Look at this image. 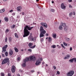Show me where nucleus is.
<instances>
[{"label":"nucleus","instance_id":"obj_1","mask_svg":"<svg viewBox=\"0 0 76 76\" xmlns=\"http://www.w3.org/2000/svg\"><path fill=\"white\" fill-rule=\"evenodd\" d=\"M33 28H34V27H30V26H26L24 29L23 37H28L30 34V32L28 31H28H31Z\"/></svg>","mask_w":76,"mask_h":76},{"label":"nucleus","instance_id":"obj_2","mask_svg":"<svg viewBox=\"0 0 76 76\" xmlns=\"http://www.w3.org/2000/svg\"><path fill=\"white\" fill-rule=\"evenodd\" d=\"M40 31L41 32L40 34V38L44 37V35L46 33V31L44 30V28H43V27L42 26H40Z\"/></svg>","mask_w":76,"mask_h":76},{"label":"nucleus","instance_id":"obj_3","mask_svg":"<svg viewBox=\"0 0 76 76\" xmlns=\"http://www.w3.org/2000/svg\"><path fill=\"white\" fill-rule=\"evenodd\" d=\"M8 62H9V59L8 58H7L4 59L2 62V64H4L5 63H7Z\"/></svg>","mask_w":76,"mask_h":76},{"label":"nucleus","instance_id":"obj_4","mask_svg":"<svg viewBox=\"0 0 76 76\" xmlns=\"http://www.w3.org/2000/svg\"><path fill=\"white\" fill-rule=\"evenodd\" d=\"M74 74V71H71L68 73H67V76H72Z\"/></svg>","mask_w":76,"mask_h":76},{"label":"nucleus","instance_id":"obj_5","mask_svg":"<svg viewBox=\"0 0 76 76\" xmlns=\"http://www.w3.org/2000/svg\"><path fill=\"white\" fill-rule=\"evenodd\" d=\"M32 45H33V44L32 43H29L28 44V47H29L30 48H32V49L36 47V45H35L32 46Z\"/></svg>","mask_w":76,"mask_h":76},{"label":"nucleus","instance_id":"obj_6","mask_svg":"<svg viewBox=\"0 0 76 76\" xmlns=\"http://www.w3.org/2000/svg\"><path fill=\"white\" fill-rule=\"evenodd\" d=\"M7 45H6L4 46L2 48V53H4V52L6 51V48H7Z\"/></svg>","mask_w":76,"mask_h":76},{"label":"nucleus","instance_id":"obj_7","mask_svg":"<svg viewBox=\"0 0 76 76\" xmlns=\"http://www.w3.org/2000/svg\"><path fill=\"white\" fill-rule=\"evenodd\" d=\"M29 58L31 61H35L36 60V58L34 56H31L29 57Z\"/></svg>","mask_w":76,"mask_h":76},{"label":"nucleus","instance_id":"obj_8","mask_svg":"<svg viewBox=\"0 0 76 76\" xmlns=\"http://www.w3.org/2000/svg\"><path fill=\"white\" fill-rule=\"evenodd\" d=\"M40 24L42 26H44L45 27V28H47V24L46 23H40Z\"/></svg>","mask_w":76,"mask_h":76},{"label":"nucleus","instance_id":"obj_9","mask_svg":"<svg viewBox=\"0 0 76 76\" xmlns=\"http://www.w3.org/2000/svg\"><path fill=\"white\" fill-rule=\"evenodd\" d=\"M16 70V67L14 66H13L12 67L11 71L12 73H15Z\"/></svg>","mask_w":76,"mask_h":76},{"label":"nucleus","instance_id":"obj_10","mask_svg":"<svg viewBox=\"0 0 76 76\" xmlns=\"http://www.w3.org/2000/svg\"><path fill=\"white\" fill-rule=\"evenodd\" d=\"M22 9V7H21V6H19L18 7H17V10L18 11V12H21Z\"/></svg>","mask_w":76,"mask_h":76},{"label":"nucleus","instance_id":"obj_11","mask_svg":"<svg viewBox=\"0 0 76 76\" xmlns=\"http://www.w3.org/2000/svg\"><path fill=\"white\" fill-rule=\"evenodd\" d=\"M41 63V62L40 61V60H37L35 64L36 66H38V65H39V64H40Z\"/></svg>","mask_w":76,"mask_h":76},{"label":"nucleus","instance_id":"obj_12","mask_svg":"<svg viewBox=\"0 0 76 76\" xmlns=\"http://www.w3.org/2000/svg\"><path fill=\"white\" fill-rule=\"evenodd\" d=\"M61 7L62 9H66V6L64 5V4L62 3L61 4Z\"/></svg>","mask_w":76,"mask_h":76},{"label":"nucleus","instance_id":"obj_13","mask_svg":"<svg viewBox=\"0 0 76 76\" xmlns=\"http://www.w3.org/2000/svg\"><path fill=\"white\" fill-rule=\"evenodd\" d=\"M52 36L53 38H54V39H56L57 37V35L56 33H53L52 34Z\"/></svg>","mask_w":76,"mask_h":76},{"label":"nucleus","instance_id":"obj_14","mask_svg":"<svg viewBox=\"0 0 76 76\" xmlns=\"http://www.w3.org/2000/svg\"><path fill=\"white\" fill-rule=\"evenodd\" d=\"M29 57H27L26 58V59L24 60V62H26V61H28L29 60Z\"/></svg>","mask_w":76,"mask_h":76},{"label":"nucleus","instance_id":"obj_15","mask_svg":"<svg viewBox=\"0 0 76 76\" xmlns=\"http://www.w3.org/2000/svg\"><path fill=\"white\" fill-rule=\"evenodd\" d=\"M13 51H12V50L10 49V51L9 52V55H10V56H12V55L13 54Z\"/></svg>","mask_w":76,"mask_h":76},{"label":"nucleus","instance_id":"obj_16","mask_svg":"<svg viewBox=\"0 0 76 76\" xmlns=\"http://www.w3.org/2000/svg\"><path fill=\"white\" fill-rule=\"evenodd\" d=\"M58 29H59V30H62V29H63V27H62V25H61V24L59 26L58 28Z\"/></svg>","mask_w":76,"mask_h":76},{"label":"nucleus","instance_id":"obj_17","mask_svg":"<svg viewBox=\"0 0 76 76\" xmlns=\"http://www.w3.org/2000/svg\"><path fill=\"white\" fill-rule=\"evenodd\" d=\"M61 25H62V26H63L64 27H65V26H66V23H61Z\"/></svg>","mask_w":76,"mask_h":76},{"label":"nucleus","instance_id":"obj_18","mask_svg":"<svg viewBox=\"0 0 76 76\" xmlns=\"http://www.w3.org/2000/svg\"><path fill=\"white\" fill-rule=\"evenodd\" d=\"M70 57V55H68L67 56H66L64 57V59H67V58H69Z\"/></svg>","mask_w":76,"mask_h":76},{"label":"nucleus","instance_id":"obj_19","mask_svg":"<svg viewBox=\"0 0 76 76\" xmlns=\"http://www.w3.org/2000/svg\"><path fill=\"white\" fill-rule=\"evenodd\" d=\"M5 11V10L4 9H3L2 10H0V13H3Z\"/></svg>","mask_w":76,"mask_h":76},{"label":"nucleus","instance_id":"obj_20","mask_svg":"<svg viewBox=\"0 0 76 76\" xmlns=\"http://www.w3.org/2000/svg\"><path fill=\"white\" fill-rule=\"evenodd\" d=\"M22 66L23 67H25V66H26V62H25L24 61V62H23Z\"/></svg>","mask_w":76,"mask_h":76},{"label":"nucleus","instance_id":"obj_21","mask_svg":"<svg viewBox=\"0 0 76 76\" xmlns=\"http://www.w3.org/2000/svg\"><path fill=\"white\" fill-rule=\"evenodd\" d=\"M4 19L6 22H8V20H9V18L7 17H5L4 18Z\"/></svg>","mask_w":76,"mask_h":76},{"label":"nucleus","instance_id":"obj_22","mask_svg":"<svg viewBox=\"0 0 76 76\" xmlns=\"http://www.w3.org/2000/svg\"><path fill=\"white\" fill-rule=\"evenodd\" d=\"M14 35L16 38H18V34H17V33H15L14 34Z\"/></svg>","mask_w":76,"mask_h":76},{"label":"nucleus","instance_id":"obj_23","mask_svg":"<svg viewBox=\"0 0 76 76\" xmlns=\"http://www.w3.org/2000/svg\"><path fill=\"white\" fill-rule=\"evenodd\" d=\"M74 58H73L72 59H70L69 60V61L70 62V63H73V60H74V59H73Z\"/></svg>","mask_w":76,"mask_h":76},{"label":"nucleus","instance_id":"obj_24","mask_svg":"<svg viewBox=\"0 0 76 76\" xmlns=\"http://www.w3.org/2000/svg\"><path fill=\"white\" fill-rule=\"evenodd\" d=\"M14 50H15V52H18V49L16 48H14Z\"/></svg>","mask_w":76,"mask_h":76},{"label":"nucleus","instance_id":"obj_25","mask_svg":"<svg viewBox=\"0 0 76 76\" xmlns=\"http://www.w3.org/2000/svg\"><path fill=\"white\" fill-rule=\"evenodd\" d=\"M51 47H52L53 48H55L56 47V46L55 45H53Z\"/></svg>","mask_w":76,"mask_h":76},{"label":"nucleus","instance_id":"obj_26","mask_svg":"<svg viewBox=\"0 0 76 76\" xmlns=\"http://www.w3.org/2000/svg\"><path fill=\"white\" fill-rule=\"evenodd\" d=\"M63 44L64 46H67V44L66 42H64Z\"/></svg>","mask_w":76,"mask_h":76},{"label":"nucleus","instance_id":"obj_27","mask_svg":"<svg viewBox=\"0 0 76 76\" xmlns=\"http://www.w3.org/2000/svg\"><path fill=\"white\" fill-rule=\"evenodd\" d=\"M51 40H52V39H51V38L50 37H49V38L48 39V41H49L50 42H51Z\"/></svg>","mask_w":76,"mask_h":76},{"label":"nucleus","instance_id":"obj_28","mask_svg":"<svg viewBox=\"0 0 76 76\" xmlns=\"http://www.w3.org/2000/svg\"><path fill=\"white\" fill-rule=\"evenodd\" d=\"M9 41H10V42H12V37H10L9 38Z\"/></svg>","mask_w":76,"mask_h":76},{"label":"nucleus","instance_id":"obj_29","mask_svg":"<svg viewBox=\"0 0 76 76\" xmlns=\"http://www.w3.org/2000/svg\"><path fill=\"white\" fill-rule=\"evenodd\" d=\"M64 29L65 31H66L67 29V26H66L64 27Z\"/></svg>","mask_w":76,"mask_h":76},{"label":"nucleus","instance_id":"obj_30","mask_svg":"<svg viewBox=\"0 0 76 76\" xmlns=\"http://www.w3.org/2000/svg\"><path fill=\"white\" fill-rule=\"evenodd\" d=\"M1 76H4V74L3 72H1Z\"/></svg>","mask_w":76,"mask_h":76},{"label":"nucleus","instance_id":"obj_31","mask_svg":"<svg viewBox=\"0 0 76 76\" xmlns=\"http://www.w3.org/2000/svg\"><path fill=\"white\" fill-rule=\"evenodd\" d=\"M5 54L6 56H8V53L7 52H6L5 53Z\"/></svg>","mask_w":76,"mask_h":76},{"label":"nucleus","instance_id":"obj_32","mask_svg":"<svg viewBox=\"0 0 76 76\" xmlns=\"http://www.w3.org/2000/svg\"><path fill=\"white\" fill-rule=\"evenodd\" d=\"M61 46L62 47H63V48H64V49H65V48H66L65 47H64V45H63V44H61Z\"/></svg>","mask_w":76,"mask_h":76},{"label":"nucleus","instance_id":"obj_33","mask_svg":"<svg viewBox=\"0 0 76 76\" xmlns=\"http://www.w3.org/2000/svg\"><path fill=\"white\" fill-rule=\"evenodd\" d=\"M9 30L8 29H7L5 30V32L6 33H7L8 32H9Z\"/></svg>","mask_w":76,"mask_h":76},{"label":"nucleus","instance_id":"obj_34","mask_svg":"<svg viewBox=\"0 0 76 76\" xmlns=\"http://www.w3.org/2000/svg\"><path fill=\"white\" fill-rule=\"evenodd\" d=\"M72 14L73 13H72V12H70L69 14V16H72Z\"/></svg>","mask_w":76,"mask_h":76},{"label":"nucleus","instance_id":"obj_35","mask_svg":"<svg viewBox=\"0 0 76 76\" xmlns=\"http://www.w3.org/2000/svg\"><path fill=\"white\" fill-rule=\"evenodd\" d=\"M17 61H20V58H19V57H18L17 58Z\"/></svg>","mask_w":76,"mask_h":76},{"label":"nucleus","instance_id":"obj_36","mask_svg":"<svg viewBox=\"0 0 76 76\" xmlns=\"http://www.w3.org/2000/svg\"><path fill=\"white\" fill-rule=\"evenodd\" d=\"M7 41V37H6L5 39V42H6Z\"/></svg>","mask_w":76,"mask_h":76},{"label":"nucleus","instance_id":"obj_37","mask_svg":"<svg viewBox=\"0 0 76 76\" xmlns=\"http://www.w3.org/2000/svg\"><path fill=\"white\" fill-rule=\"evenodd\" d=\"M53 68L54 70H56V67L55 66H53Z\"/></svg>","mask_w":76,"mask_h":76},{"label":"nucleus","instance_id":"obj_38","mask_svg":"<svg viewBox=\"0 0 76 76\" xmlns=\"http://www.w3.org/2000/svg\"><path fill=\"white\" fill-rule=\"evenodd\" d=\"M28 51H30V52H32V50L31 49H28Z\"/></svg>","mask_w":76,"mask_h":76},{"label":"nucleus","instance_id":"obj_39","mask_svg":"<svg viewBox=\"0 0 76 76\" xmlns=\"http://www.w3.org/2000/svg\"><path fill=\"white\" fill-rule=\"evenodd\" d=\"M40 41H41L42 42V41H44V39L43 38H42L40 39Z\"/></svg>","mask_w":76,"mask_h":76},{"label":"nucleus","instance_id":"obj_40","mask_svg":"<svg viewBox=\"0 0 76 76\" xmlns=\"http://www.w3.org/2000/svg\"><path fill=\"white\" fill-rule=\"evenodd\" d=\"M66 39L67 41H70V39L68 38H66Z\"/></svg>","mask_w":76,"mask_h":76},{"label":"nucleus","instance_id":"obj_41","mask_svg":"<svg viewBox=\"0 0 76 76\" xmlns=\"http://www.w3.org/2000/svg\"><path fill=\"white\" fill-rule=\"evenodd\" d=\"M57 75H60V72L58 71H57Z\"/></svg>","mask_w":76,"mask_h":76},{"label":"nucleus","instance_id":"obj_42","mask_svg":"<svg viewBox=\"0 0 76 76\" xmlns=\"http://www.w3.org/2000/svg\"><path fill=\"white\" fill-rule=\"evenodd\" d=\"M69 7H70V8H72V5H70V4L69 5Z\"/></svg>","mask_w":76,"mask_h":76},{"label":"nucleus","instance_id":"obj_43","mask_svg":"<svg viewBox=\"0 0 76 76\" xmlns=\"http://www.w3.org/2000/svg\"><path fill=\"white\" fill-rule=\"evenodd\" d=\"M15 25H13L12 27V28H15Z\"/></svg>","mask_w":76,"mask_h":76},{"label":"nucleus","instance_id":"obj_44","mask_svg":"<svg viewBox=\"0 0 76 76\" xmlns=\"http://www.w3.org/2000/svg\"><path fill=\"white\" fill-rule=\"evenodd\" d=\"M8 76H11V74L10 73H8Z\"/></svg>","mask_w":76,"mask_h":76},{"label":"nucleus","instance_id":"obj_45","mask_svg":"<svg viewBox=\"0 0 76 76\" xmlns=\"http://www.w3.org/2000/svg\"><path fill=\"white\" fill-rule=\"evenodd\" d=\"M13 10H10V11H9L10 12V13H11V12H13Z\"/></svg>","mask_w":76,"mask_h":76},{"label":"nucleus","instance_id":"obj_46","mask_svg":"<svg viewBox=\"0 0 76 76\" xmlns=\"http://www.w3.org/2000/svg\"><path fill=\"white\" fill-rule=\"evenodd\" d=\"M31 73H34V70H32L31 71Z\"/></svg>","mask_w":76,"mask_h":76},{"label":"nucleus","instance_id":"obj_47","mask_svg":"<svg viewBox=\"0 0 76 76\" xmlns=\"http://www.w3.org/2000/svg\"><path fill=\"white\" fill-rule=\"evenodd\" d=\"M39 59L41 61H42V58H39Z\"/></svg>","mask_w":76,"mask_h":76},{"label":"nucleus","instance_id":"obj_48","mask_svg":"<svg viewBox=\"0 0 76 76\" xmlns=\"http://www.w3.org/2000/svg\"><path fill=\"white\" fill-rule=\"evenodd\" d=\"M51 11L52 12H53L54 11V10H53V9H52L51 10Z\"/></svg>","mask_w":76,"mask_h":76},{"label":"nucleus","instance_id":"obj_49","mask_svg":"<svg viewBox=\"0 0 76 76\" xmlns=\"http://www.w3.org/2000/svg\"><path fill=\"white\" fill-rule=\"evenodd\" d=\"M2 57H4V54L2 53Z\"/></svg>","mask_w":76,"mask_h":76},{"label":"nucleus","instance_id":"obj_50","mask_svg":"<svg viewBox=\"0 0 76 76\" xmlns=\"http://www.w3.org/2000/svg\"><path fill=\"white\" fill-rule=\"evenodd\" d=\"M73 60H74L75 61L76 63V58H74V59H73Z\"/></svg>","mask_w":76,"mask_h":76},{"label":"nucleus","instance_id":"obj_51","mask_svg":"<svg viewBox=\"0 0 76 76\" xmlns=\"http://www.w3.org/2000/svg\"><path fill=\"white\" fill-rule=\"evenodd\" d=\"M70 51H72V48L71 47L70 48Z\"/></svg>","mask_w":76,"mask_h":76},{"label":"nucleus","instance_id":"obj_52","mask_svg":"<svg viewBox=\"0 0 76 76\" xmlns=\"http://www.w3.org/2000/svg\"><path fill=\"white\" fill-rule=\"evenodd\" d=\"M46 36H48L49 34H48V33H46Z\"/></svg>","mask_w":76,"mask_h":76},{"label":"nucleus","instance_id":"obj_53","mask_svg":"<svg viewBox=\"0 0 76 76\" xmlns=\"http://www.w3.org/2000/svg\"><path fill=\"white\" fill-rule=\"evenodd\" d=\"M69 2H72V0H69Z\"/></svg>","mask_w":76,"mask_h":76},{"label":"nucleus","instance_id":"obj_54","mask_svg":"<svg viewBox=\"0 0 76 76\" xmlns=\"http://www.w3.org/2000/svg\"><path fill=\"white\" fill-rule=\"evenodd\" d=\"M22 15H24V12H22Z\"/></svg>","mask_w":76,"mask_h":76},{"label":"nucleus","instance_id":"obj_55","mask_svg":"<svg viewBox=\"0 0 76 76\" xmlns=\"http://www.w3.org/2000/svg\"><path fill=\"white\" fill-rule=\"evenodd\" d=\"M73 15H75V12H74Z\"/></svg>","mask_w":76,"mask_h":76},{"label":"nucleus","instance_id":"obj_56","mask_svg":"<svg viewBox=\"0 0 76 76\" xmlns=\"http://www.w3.org/2000/svg\"><path fill=\"white\" fill-rule=\"evenodd\" d=\"M4 1H7L8 0H3Z\"/></svg>","mask_w":76,"mask_h":76},{"label":"nucleus","instance_id":"obj_57","mask_svg":"<svg viewBox=\"0 0 76 76\" xmlns=\"http://www.w3.org/2000/svg\"><path fill=\"white\" fill-rule=\"evenodd\" d=\"M17 75H18V76H20V75H19V74H17Z\"/></svg>","mask_w":76,"mask_h":76},{"label":"nucleus","instance_id":"obj_58","mask_svg":"<svg viewBox=\"0 0 76 76\" xmlns=\"http://www.w3.org/2000/svg\"><path fill=\"white\" fill-rule=\"evenodd\" d=\"M54 1H52V3H54Z\"/></svg>","mask_w":76,"mask_h":76},{"label":"nucleus","instance_id":"obj_59","mask_svg":"<svg viewBox=\"0 0 76 76\" xmlns=\"http://www.w3.org/2000/svg\"><path fill=\"white\" fill-rule=\"evenodd\" d=\"M36 1H39V0H36Z\"/></svg>","mask_w":76,"mask_h":76},{"label":"nucleus","instance_id":"obj_60","mask_svg":"<svg viewBox=\"0 0 76 76\" xmlns=\"http://www.w3.org/2000/svg\"><path fill=\"white\" fill-rule=\"evenodd\" d=\"M57 47H59V45H57Z\"/></svg>","mask_w":76,"mask_h":76},{"label":"nucleus","instance_id":"obj_61","mask_svg":"<svg viewBox=\"0 0 76 76\" xmlns=\"http://www.w3.org/2000/svg\"><path fill=\"white\" fill-rule=\"evenodd\" d=\"M1 20H0V23H1Z\"/></svg>","mask_w":76,"mask_h":76},{"label":"nucleus","instance_id":"obj_62","mask_svg":"<svg viewBox=\"0 0 76 76\" xmlns=\"http://www.w3.org/2000/svg\"><path fill=\"white\" fill-rule=\"evenodd\" d=\"M48 37H46V39H48Z\"/></svg>","mask_w":76,"mask_h":76},{"label":"nucleus","instance_id":"obj_63","mask_svg":"<svg viewBox=\"0 0 76 76\" xmlns=\"http://www.w3.org/2000/svg\"><path fill=\"white\" fill-rule=\"evenodd\" d=\"M61 48V47L60 46L59 47V48Z\"/></svg>","mask_w":76,"mask_h":76},{"label":"nucleus","instance_id":"obj_64","mask_svg":"<svg viewBox=\"0 0 76 76\" xmlns=\"http://www.w3.org/2000/svg\"><path fill=\"white\" fill-rule=\"evenodd\" d=\"M44 63H45V62H43L42 63V64H44Z\"/></svg>","mask_w":76,"mask_h":76}]
</instances>
